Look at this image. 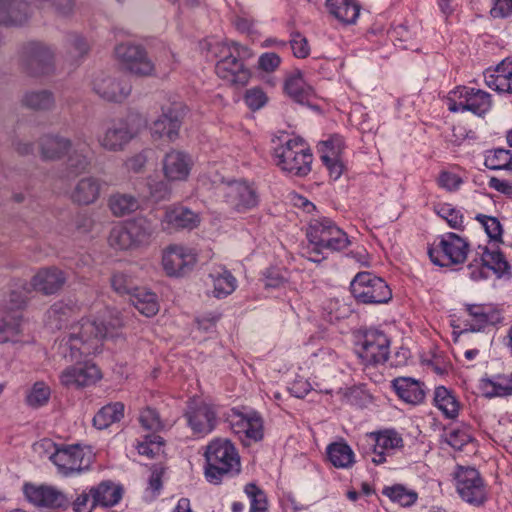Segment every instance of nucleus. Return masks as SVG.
I'll return each instance as SVG.
<instances>
[{
	"instance_id": "nucleus-1",
	"label": "nucleus",
	"mask_w": 512,
	"mask_h": 512,
	"mask_svg": "<svg viewBox=\"0 0 512 512\" xmlns=\"http://www.w3.org/2000/svg\"><path fill=\"white\" fill-rule=\"evenodd\" d=\"M122 325L118 316L108 323L97 322L95 319L83 318L69 327L68 335L63 337L59 344V352L71 361L78 360L82 355H91L99 352L101 341L110 329Z\"/></svg>"
},
{
	"instance_id": "nucleus-2",
	"label": "nucleus",
	"mask_w": 512,
	"mask_h": 512,
	"mask_svg": "<svg viewBox=\"0 0 512 512\" xmlns=\"http://www.w3.org/2000/svg\"><path fill=\"white\" fill-rule=\"evenodd\" d=\"M309 245L308 259L320 263L327 256L325 252L341 251L350 244L347 234L328 218L313 219L307 228Z\"/></svg>"
},
{
	"instance_id": "nucleus-3",
	"label": "nucleus",
	"mask_w": 512,
	"mask_h": 512,
	"mask_svg": "<svg viewBox=\"0 0 512 512\" xmlns=\"http://www.w3.org/2000/svg\"><path fill=\"white\" fill-rule=\"evenodd\" d=\"M205 477L208 482L218 485L225 477H232L241 471V462L234 444L225 438L212 440L205 451Z\"/></svg>"
},
{
	"instance_id": "nucleus-4",
	"label": "nucleus",
	"mask_w": 512,
	"mask_h": 512,
	"mask_svg": "<svg viewBox=\"0 0 512 512\" xmlns=\"http://www.w3.org/2000/svg\"><path fill=\"white\" fill-rule=\"evenodd\" d=\"M246 52L244 47L234 42L216 43L211 48V53L218 58L215 65L218 77L233 85H246L251 76L241 60V56Z\"/></svg>"
},
{
	"instance_id": "nucleus-5",
	"label": "nucleus",
	"mask_w": 512,
	"mask_h": 512,
	"mask_svg": "<svg viewBox=\"0 0 512 512\" xmlns=\"http://www.w3.org/2000/svg\"><path fill=\"white\" fill-rule=\"evenodd\" d=\"M145 124V119L139 113H130L124 118L112 120L98 137V143L110 152L123 151Z\"/></svg>"
},
{
	"instance_id": "nucleus-6",
	"label": "nucleus",
	"mask_w": 512,
	"mask_h": 512,
	"mask_svg": "<svg viewBox=\"0 0 512 512\" xmlns=\"http://www.w3.org/2000/svg\"><path fill=\"white\" fill-rule=\"evenodd\" d=\"M155 232L154 223L146 217H137L122 226L114 227L109 234V244L119 250L148 245Z\"/></svg>"
},
{
	"instance_id": "nucleus-7",
	"label": "nucleus",
	"mask_w": 512,
	"mask_h": 512,
	"mask_svg": "<svg viewBox=\"0 0 512 512\" xmlns=\"http://www.w3.org/2000/svg\"><path fill=\"white\" fill-rule=\"evenodd\" d=\"M276 165L295 176H305L311 171L313 155L301 138L289 139L275 148Z\"/></svg>"
},
{
	"instance_id": "nucleus-8",
	"label": "nucleus",
	"mask_w": 512,
	"mask_h": 512,
	"mask_svg": "<svg viewBox=\"0 0 512 512\" xmlns=\"http://www.w3.org/2000/svg\"><path fill=\"white\" fill-rule=\"evenodd\" d=\"M44 444L53 448L49 459L56 466L58 473L64 477L80 473L91 465V452L85 451L78 444L58 446L51 441H45Z\"/></svg>"
},
{
	"instance_id": "nucleus-9",
	"label": "nucleus",
	"mask_w": 512,
	"mask_h": 512,
	"mask_svg": "<svg viewBox=\"0 0 512 512\" xmlns=\"http://www.w3.org/2000/svg\"><path fill=\"white\" fill-rule=\"evenodd\" d=\"M354 298L363 304H383L392 298V291L387 283L370 272H360L350 283Z\"/></svg>"
},
{
	"instance_id": "nucleus-10",
	"label": "nucleus",
	"mask_w": 512,
	"mask_h": 512,
	"mask_svg": "<svg viewBox=\"0 0 512 512\" xmlns=\"http://www.w3.org/2000/svg\"><path fill=\"white\" fill-rule=\"evenodd\" d=\"M469 244L456 233L449 232L441 236L437 246L428 249L433 264L440 267L458 265L465 262Z\"/></svg>"
},
{
	"instance_id": "nucleus-11",
	"label": "nucleus",
	"mask_w": 512,
	"mask_h": 512,
	"mask_svg": "<svg viewBox=\"0 0 512 512\" xmlns=\"http://www.w3.org/2000/svg\"><path fill=\"white\" fill-rule=\"evenodd\" d=\"M454 479L456 490L463 501L479 506L487 500L486 486L475 468L458 466Z\"/></svg>"
},
{
	"instance_id": "nucleus-12",
	"label": "nucleus",
	"mask_w": 512,
	"mask_h": 512,
	"mask_svg": "<svg viewBox=\"0 0 512 512\" xmlns=\"http://www.w3.org/2000/svg\"><path fill=\"white\" fill-rule=\"evenodd\" d=\"M490 108V94L480 89L459 87L451 91L448 97V109L451 112L467 110L481 116Z\"/></svg>"
},
{
	"instance_id": "nucleus-13",
	"label": "nucleus",
	"mask_w": 512,
	"mask_h": 512,
	"mask_svg": "<svg viewBox=\"0 0 512 512\" xmlns=\"http://www.w3.org/2000/svg\"><path fill=\"white\" fill-rule=\"evenodd\" d=\"M117 60L130 73L147 77L155 73V64L148 58L145 49L132 43H121L115 47Z\"/></svg>"
},
{
	"instance_id": "nucleus-14",
	"label": "nucleus",
	"mask_w": 512,
	"mask_h": 512,
	"mask_svg": "<svg viewBox=\"0 0 512 512\" xmlns=\"http://www.w3.org/2000/svg\"><path fill=\"white\" fill-rule=\"evenodd\" d=\"M390 341L381 331H367L356 345V353L365 365L385 363L389 356Z\"/></svg>"
},
{
	"instance_id": "nucleus-15",
	"label": "nucleus",
	"mask_w": 512,
	"mask_h": 512,
	"mask_svg": "<svg viewBox=\"0 0 512 512\" xmlns=\"http://www.w3.org/2000/svg\"><path fill=\"white\" fill-rule=\"evenodd\" d=\"M225 202L238 212H246L257 206L256 190L246 181L233 180L220 187Z\"/></svg>"
},
{
	"instance_id": "nucleus-16",
	"label": "nucleus",
	"mask_w": 512,
	"mask_h": 512,
	"mask_svg": "<svg viewBox=\"0 0 512 512\" xmlns=\"http://www.w3.org/2000/svg\"><path fill=\"white\" fill-rule=\"evenodd\" d=\"M365 442L369 446V451L365 453L373 455L371 461L375 465L384 463L387 455L403 446L402 437L394 430L369 433L365 436Z\"/></svg>"
},
{
	"instance_id": "nucleus-17",
	"label": "nucleus",
	"mask_w": 512,
	"mask_h": 512,
	"mask_svg": "<svg viewBox=\"0 0 512 512\" xmlns=\"http://www.w3.org/2000/svg\"><path fill=\"white\" fill-rule=\"evenodd\" d=\"M21 63L32 75L48 74L53 69L54 53L43 44L31 43L23 49Z\"/></svg>"
},
{
	"instance_id": "nucleus-18",
	"label": "nucleus",
	"mask_w": 512,
	"mask_h": 512,
	"mask_svg": "<svg viewBox=\"0 0 512 512\" xmlns=\"http://www.w3.org/2000/svg\"><path fill=\"white\" fill-rule=\"evenodd\" d=\"M184 416L188 426L196 434H208L215 427L216 413L211 405L202 400H190Z\"/></svg>"
},
{
	"instance_id": "nucleus-19",
	"label": "nucleus",
	"mask_w": 512,
	"mask_h": 512,
	"mask_svg": "<svg viewBox=\"0 0 512 512\" xmlns=\"http://www.w3.org/2000/svg\"><path fill=\"white\" fill-rule=\"evenodd\" d=\"M195 263V254L186 247L171 245L163 252L162 266L168 276H182L190 271Z\"/></svg>"
},
{
	"instance_id": "nucleus-20",
	"label": "nucleus",
	"mask_w": 512,
	"mask_h": 512,
	"mask_svg": "<svg viewBox=\"0 0 512 512\" xmlns=\"http://www.w3.org/2000/svg\"><path fill=\"white\" fill-rule=\"evenodd\" d=\"M93 90L109 102H123L131 93L132 86L124 76H101L93 82Z\"/></svg>"
},
{
	"instance_id": "nucleus-21",
	"label": "nucleus",
	"mask_w": 512,
	"mask_h": 512,
	"mask_svg": "<svg viewBox=\"0 0 512 512\" xmlns=\"http://www.w3.org/2000/svg\"><path fill=\"white\" fill-rule=\"evenodd\" d=\"M179 106L175 105L163 110L161 116L156 119L150 128L151 136L154 140L167 139L170 142L175 141L179 136L182 115Z\"/></svg>"
},
{
	"instance_id": "nucleus-22",
	"label": "nucleus",
	"mask_w": 512,
	"mask_h": 512,
	"mask_svg": "<svg viewBox=\"0 0 512 512\" xmlns=\"http://www.w3.org/2000/svg\"><path fill=\"white\" fill-rule=\"evenodd\" d=\"M24 493L31 503L39 507L67 509L70 506V499L54 487L26 485Z\"/></svg>"
},
{
	"instance_id": "nucleus-23",
	"label": "nucleus",
	"mask_w": 512,
	"mask_h": 512,
	"mask_svg": "<svg viewBox=\"0 0 512 512\" xmlns=\"http://www.w3.org/2000/svg\"><path fill=\"white\" fill-rule=\"evenodd\" d=\"M193 162L190 156L182 151L171 150L162 160V171L168 182L186 181Z\"/></svg>"
},
{
	"instance_id": "nucleus-24",
	"label": "nucleus",
	"mask_w": 512,
	"mask_h": 512,
	"mask_svg": "<svg viewBox=\"0 0 512 512\" xmlns=\"http://www.w3.org/2000/svg\"><path fill=\"white\" fill-rule=\"evenodd\" d=\"M100 378L99 368L88 362L69 367L60 375V381L64 386L75 388L89 386Z\"/></svg>"
},
{
	"instance_id": "nucleus-25",
	"label": "nucleus",
	"mask_w": 512,
	"mask_h": 512,
	"mask_svg": "<svg viewBox=\"0 0 512 512\" xmlns=\"http://www.w3.org/2000/svg\"><path fill=\"white\" fill-rule=\"evenodd\" d=\"M342 147L343 140L339 136H333L319 144L320 158L334 180H337L344 170V165L340 160Z\"/></svg>"
},
{
	"instance_id": "nucleus-26",
	"label": "nucleus",
	"mask_w": 512,
	"mask_h": 512,
	"mask_svg": "<svg viewBox=\"0 0 512 512\" xmlns=\"http://www.w3.org/2000/svg\"><path fill=\"white\" fill-rule=\"evenodd\" d=\"M230 424L234 433L244 434L250 440L259 441L263 438V421L256 412L244 414L234 411Z\"/></svg>"
},
{
	"instance_id": "nucleus-27",
	"label": "nucleus",
	"mask_w": 512,
	"mask_h": 512,
	"mask_svg": "<svg viewBox=\"0 0 512 512\" xmlns=\"http://www.w3.org/2000/svg\"><path fill=\"white\" fill-rule=\"evenodd\" d=\"M66 281L63 271L56 267L40 269L28 284L31 290L39 291L45 295L56 293Z\"/></svg>"
},
{
	"instance_id": "nucleus-28",
	"label": "nucleus",
	"mask_w": 512,
	"mask_h": 512,
	"mask_svg": "<svg viewBox=\"0 0 512 512\" xmlns=\"http://www.w3.org/2000/svg\"><path fill=\"white\" fill-rule=\"evenodd\" d=\"M199 223V215L183 206L167 209L162 219L164 229H193Z\"/></svg>"
},
{
	"instance_id": "nucleus-29",
	"label": "nucleus",
	"mask_w": 512,
	"mask_h": 512,
	"mask_svg": "<svg viewBox=\"0 0 512 512\" xmlns=\"http://www.w3.org/2000/svg\"><path fill=\"white\" fill-rule=\"evenodd\" d=\"M209 284L213 287L212 295L221 299L232 294L237 287V280L232 273L222 266L213 267L208 274Z\"/></svg>"
},
{
	"instance_id": "nucleus-30",
	"label": "nucleus",
	"mask_w": 512,
	"mask_h": 512,
	"mask_svg": "<svg viewBox=\"0 0 512 512\" xmlns=\"http://www.w3.org/2000/svg\"><path fill=\"white\" fill-rule=\"evenodd\" d=\"M485 83L499 93H512V59H504L493 72L486 73Z\"/></svg>"
},
{
	"instance_id": "nucleus-31",
	"label": "nucleus",
	"mask_w": 512,
	"mask_h": 512,
	"mask_svg": "<svg viewBox=\"0 0 512 512\" xmlns=\"http://www.w3.org/2000/svg\"><path fill=\"white\" fill-rule=\"evenodd\" d=\"M102 182L95 177H84L75 185L71 199L80 205H89L94 203L100 196Z\"/></svg>"
},
{
	"instance_id": "nucleus-32",
	"label": "nucleus",
	"mask_w": 512,
	"mask_h": 512,
	"mask_svg": "<svg viewBox=\"0 0 512 512\" xmlns=\"http://www.w3.org/2000/svg\"><path fill=\"white\" fill-rule=\"evenodd\" d=\"M466 311L472 318L471 323H467L471 331H480L486 325H495L501 321L499 311L492 309L486 305L468 304Z\"/></svg>"
},
{
	"instance_id": "nucleus-33",
	"label": "nucleus",
	"mask_w": 512,
	"mask_h": 512,
	"mask_svg": "<svg viewBox=\"0 0 512 512\" xmlns=\"http://www.w3.org/2000/svg\"><path fill=\"white\" fill-rule=\"evenodd\" d=\"M284 90L290 98L302 105H309L314 97L313 88L305 82L300 71H297L286 78Z\"/></svg>"
},
{
	"instance_id": "nucleus-34",
	"label": "nucleus",
	"mask_w": 512,
	"mask_h": 512,
	"mask_svg": "<svg viewBox=\"0 0 512 512\" xmlns=\"http://www.w3.org/2000/svg\"><path fill=\"white\" fill-rule=\"evenodd\" d=\"M396 394L405 402L418 404L424 400L423 384L410 377H398L392 381Z\"/></svg>"
},
{
	"instance_id": "nucleus-35",
	"label": "nucleus",
	"mask_w": 512,
	"mask_h": 512,
	"mask_svg": "<svg viewBox=\"0 0 512 512\" xmlns=\"http://www.w3.org/2000/svg\"><path fill=\"white\" fill-rule=\"evenodd\" d=\"M22 321V315L11 314L7 307L0 308V344L18 341Z\"/></svg>"
},
{
	"instance_id": "nucleus-36",
	"label": "nucleus",
	"mask_w": 512,
	"mask_h": 512,
	"mask_svg": "<svg viewBox=\"0 0 512 512\" xmlns=\"http://www.w3.org/2000/svg\"><path fill=\"white\" fill-rule=\"evenodd\" d=\"M91 487L93 491V503L96 504L97 507H113L118 504L122 498V488L112 481H103Z\"/></svg>"
},
{
	"instance_id": "nucleus-37",
	"label": "nucleus",
	"mask_w": 512,
	"mask_h": 512,
	"mask_svg": "<svg viewBox=\"0 0 512 512\" xmlns=\"http://www.w3.org/2000/svg\"><path fill=\"white\" fill-rule=\"evenodd\" d=\"M71 148V141L58 135H45L40 139L41 156L45 160L60 159Z\"/></svg>"
},
{
	"instance_id": "nucleus-38",
	"label": "nucleus",
	"mask_w": 512,
	"mask_h": 512,
	"mask_svg": "<svg viewBox=\"0 0 512 512\" xmlns=\"http://www.w3.org/2000/svg\"><path fill=\"white\" fill-rule=\"evenodd\" d=\"M326 6L331 15L344 24H353L360 13L355 0H327Z\"/></svg>"
},
{
	"instance_id": "nucleus-39",
	"label": "nucleus",
	"mask_w": 512,
	"mask_h": 512,
	"mask_svg": "<svg viewBox=\"0 0 512 512\" xmlns=\"http://www.w3.org/2000/svg\"><path fill=\"white\" fill-rule=\"evenodd\" d=\"M129 301L146 317H152L159 311L156 294L145 288H134L133 293L129 297Z\"/></svg>"
},
{
	"instance_id": "nucleus-40",
	"label": "nucleus",
	"mask_w": 512,
	"mask_h": 512,
	"mask_svg": "<svg viewBox=\"0 0 512 512\" xmlns=\"http://www.w3.org/2000/svg\"><path fill=\"white\" fill-rule=\"evenodd\" d=\"M78 306L72 301H58L47 311L48 323L52 328L61 329L69 318L78 312Z\"/></svg>"
},
{
	"instance_id": "nucleus-41",
	"label": "nucleus",
	"mask_w": 512,
	"mask_h": 512,
	"mask_svg": "<svg viewBox=\"0 0 512 512\" xmlns=\"http://www.w3.org/2000/svg\"><path fill=\"white\" fill-rule=\"evenodd\" d=\"M326 453L329 461L336 468H349L354 463V452L344 441L329 444Z\"/></svg>"
},
{
	"instance_id": "nucleus-42",
	"label": "nucleus",
	"mask_w": 512,
	"mask_h": 512,
	"mask_svg": "<svg viewBox=\"0 0 512 512\" xmlns=\"http://www.w3.org/2000/svg\"><path fill=\"white\" fill-rule=\"evenodd\" d=\"M124 417V404L114 402L103 406L94 416L93 425L99 429H106Z\"/></svg>"
},
{
	"instance_id": "nucleus-43",
	"label": "nucleus",
	"mask_w": 512,
	"mask_h": 512,
	"mask_svg": "<svg viewBox=\"0 0 512 512\" xmlns=\"http://www.w3.org/2000/svg\"><path fill=\"white\" fill-rule=\"evenodd\" d=\"M8 27L22 26L32 17L34 10L26 0H6Z\"/></svg>"
},
{
	"instance_id": "nucleus-44",
	"label": "nucleus",
	"mask_w": 512,
	"mask_h": 512,
	"mask_svg": "<svg viewBox=\"0 0 512 512\" xmlns=\"http://www.w3.org/2000/svg\"><path fill=\"white\" fill-rule=\"evenodd\" d=\"M435 406L442 411L445 417L453 419L459 412V403L450 390L444 386L435 388L434 391Z\"/></svg>"
},
{
	"instance_id": "nucleus-45",
	"label": "nucleus",
	"mask_w": 512,
	"mask_h": 512,
	"mask_svg": "<svg viewBox=\"0 0 512 512\" xmlns=\"http://www.w3.org/2000/svg\"><path fill=\"white\" fill-rule=\"evenodd\" d=\"M22 104L35 111H48L55 106V98L48 90L29 91L24 94Z\"/></svg>"
},
{
	"instance_id": "nucleus-46",
	"label": "nucleus",
	"mask_w": 512,
	"mask_h": 512,
	"mask_svg": "<svg viewBox=\"0 0 512 512\" xmlns=\"http://www.w3.org/2000/svg\"><path fill=\"white\" fill-rule=\"evenodd\" d=\"M108 206L114 216L122 217L135 212L140 204L133 195L115 193L109 197Z\"/></svg>"
},
{
	"instance_id": "nucleus-47",
	"label": "nucleus",
	"mask_w": 512,
	"mask_h": 512,
	"mask_svg": "<svg viewBox=\"0 0 512 512\" xmlns=\"http://www.w3.org/2000/svg\"><path fill=\"white\" fill-rule=\"evenodd\" d=\"M65 47L68 57L77 61L89 53L91 45L83 35L70 32L65 36Z\"/></svg>"
},
{
	"instance_id": "nucleus-48",
	"label": "nucleus",
	"mask_w": 512,
	"mask_h": 512,
	"mask_svg": "<svg viewBox=\"0 0 512 512\" xmlns=\"http://www.w3.org/2000/svg\"><path fill=\"white\" fill-rule=\"evenodd\" d=\"M91 163V149L87 143H77L68 155V167L76 173L85 171Z\"/></svg>"
},
{
	"instance_id": "nucleus-49",
	"label": "nucleus",
	"mask_w": 512,
	"mask_h": 512,
	"mask_svg": "<svg viewBox=\"0 0 512 512\" xmlns=\"http://www.w3.org/2000/svg\"><path fill=\"white\" fill-rule=\"evenodd\" d=\"M435 213L447 222L455 230L464 229V217L460 210L448 203L437 204L434 206Z\"/></svg>"
},
{
	"instance_id": "nucleus-50",
	"label": "nucleus",
	"mask_w": 512,
	"mask_h": 512,
	"mask_svg": "<svg viewBox=\"0 0 512 512\" xmlns=\"http://www.w3.org/2000/svg\"><path fill=\"white\" fill-rule=\"evenodd\" d=\"M485 166L491 170L512 169V151L495 149L485 157Z\"/></svg>"
},
{
	"instance_id": "nucleus-51",
	"label": "nucleus",
	"mask_w": 512,
	"mask_h": 512,
	"mask_svg": "<svg viewBox=\"0 0 512 512\" xmlns=\"http://www.w3.org/2000/svg\"><path fill=\"white\" fill-rule=\"evenodd\" d=\"M382 493L389 497L393 502H397L404 507L413 505L418 498L415 491L408 490L403 485L385 487Z\"/></svg>"
},
{
	"instance_id": "nucleus-52",
	"label": "nucleus",
	"mask_w": 512,
	"mask_h": 512,
	"mask_svg": "<svg viewBox=\"0 0 512 512\" xmlns=\"http://www.w3.org/2000/svg\"><path fill=\"white\" fill-rule=\"evenodd\" d=\"M491 390L486 392L487 397H503L512 395V374L497 375L493 379L486 381V387Z\"/></svg>"
},
{
	"instance_id": "nucleus-53",
	"label": "nucleus",
	"mask_w": 512,
	"mask_h": 512,
	"mask_svg": "<svg viewBox=\"0 0 512 512\" xmlns=\"http://www.w3.org/2000/svg\"><path fill=\"white\" fill-rule=\"evenodd\" d=\"M481 265L493 270L495 273H504L509 265L499 250L489 251L486 247L481 254Z\"/></svg>"
},
{
	"instance_id": "nucleus-54",
	"label": "nucleus",
	"mask_w": 512,
	"mask_h": 512,
	"mask_svg": "<svg viewBox=\"0 0 512 512\" xmlns=\"http://www.w3.org/2000/svg\"><path fill=\"white\" fill-rule=\"evenodd\" d=\"M31 288L28 284L22 286V291L12 290L8 300L4 302L1 308L7 307L11 314L22 315L21 311L25 307L28 294L31 292Z\"/></svg>"
},
{
	"instance_id": "nucleus-55",
	"label": "nucleus",
	"mask_w": 512,
	"mask_h": 512,
	"mask_svg": "<svg viewBox=\"0 0 512 512\" xmlns=\"http://www.w3.org/2000/svg\"><path fill=\"white\" fill-rule=\"evenodd\" d=\"M244 492L250 500V512H265L268 502L266 494L254 483H248Z\"/></svg>"
},
{
	"instance_id": "nucleus-56",
	"label": "nucleus",
	"mask_w": 512,
	"mask_h": 512,
	"mask_svg": "<svg viewBox=\"0 0 512 512\" xmlns=\"http://www.w3.org/2000/svg\"><path fill=\"white\" fill-rule=\"evenodd\" d=\"M50 388L44 382H36L26 397V402L33 408L45 405L50 399Z\"/></svg>"
},
{
	"instance_id": "nucleus-57",
	"label": "nucleus",
	"mask_w": 512,
	"mask_h": 512,
	"mask_svg": "<svg viewBox=\"0 0 512 512\" xmlns=\"http://www.w3.org/2000/svg\"><path fill=\"white\" fill-rule=\"evenodd\" d=\"M475 219L481 223L488 237L494 241H502L503 229L496 217L477 214Z\"/></svg>"
},
{
	"instance_id": "nucleus-58",
	"label": "nucleus",
	"mask_w": 512,
	"mask_h": 512,
	"mask_svg": "<svg viewBox=\"0 0 512 512\" xmlns=\"http://www.w3.org/2000/svg\"><path fill=\"white\" fill-rule=\"evenodd\" d=\"M163 444L164 440L159 435H147L143 442L138 443L137 450L139 454L153 458L161 452Z\"/></svg>"
},
{
	"instance_id": "nucleus-59",
	"label": "nucleus",
	"mask_w": 512,
	"mask_h": 512,
	"mask_svg": "<svg viewBox=\"0 0 512 512\" xmlns=\"http://www.w3.org/2000/svg\"><path fill=\"white\" fill-rule=\"evenodd\" d=\"M93 491L92 487L83 490L72 502V506L75 512H92L97 505L93 502Z\"/></svg>"
},
{
	"instance_id": "nucleus-60",
	"label": "nucleus",
	"mask_w": 512,
	"mask_h": 512,
	"mask_svg": "<svg viewBox=\"0 0 512 512\" xmlns=\"http://www.w3.org/2000/svg\"><path fill=\"white\" fill-rule=\"evenodd\" d=\"M244 101L251 110L256 111L266 105L268 96L262 88L253 87L246 91Z\"/></svg>"
},
{
	"instance_id": "nucleus-61",
	"label": "nucleus",
	"mask_w": 512,
	"mask_h": 512,
	"mask_svg": "<svg viewBox=\"0 0 512 512\" xmlns=\"http://www.w3.org/2000/svg\"><path fill=\"white\" fill-rule=\"evenodd\" d=\"M139 422L147 430L159 431L164 427L159 413L150 407H147L141 411Z\"/></svg>"
},
{
	"instance_id": "nucleus-62",
	"label": "nucleus",
	"mask_w": 512,
	"mask_h": 512,
	"mask_svg": "<svg viewBox=\"0 0 512 512\" xmlns=\"http://www.w3.org/2000/svg\"><path fill=\"white\" fill-rule=\"evenodd\" d=\"M111 285L117 293L128 295L129 297L133 293L134 288H137L132 279L124 273H115L112 276Z\"/></svg>"
},
{
	"instance_id": "nucleus-63",
	"label": "nucleus",
	"mask_w": 512,
	"mask_h": 512,
	"mask_svg": "<svg viewBox=\"0 0 512 512\" xmlns=\"http://www.w3.org/2000/svg\"><path fill=\"white\" fill-rule=\"evenodd\" d=\"M293 55L297 58H306L310 54L308 40L300 33L292 34L289 41Z\"/></svg>"
},
{
	"instance_id": "nucleus-64",
	"label": "nucleus",
	"mask_w": 512,
	"mask_h": 512,
	"mask_svg": "<svg viewBox=\"0 0 512 512\" xmlns=\"http://www.w3.org/2000/svg\"><path fill=\"white\" fill-rule=\"evenodd\" d=\"M147 150H143L125 161V167L129 172L140 173L144 170L148 160Z\"/></svg>"
}]
</instances>
